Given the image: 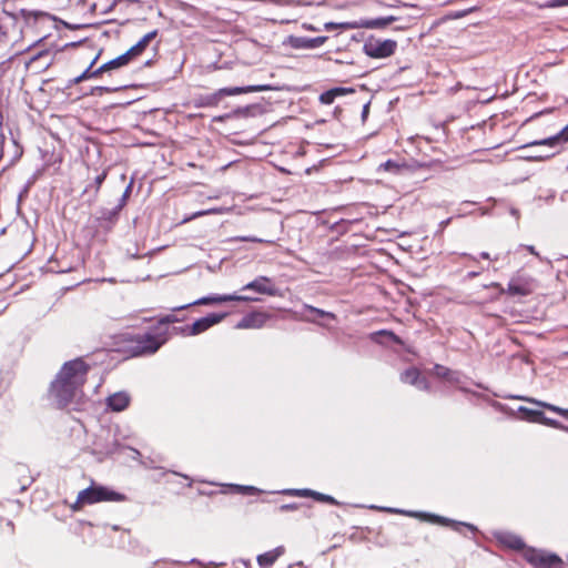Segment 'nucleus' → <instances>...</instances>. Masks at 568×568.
<instances>
[{
	"label": "nucleus",
	"instance_id": "obj_42",
	"mask_svg": "<svg viewBox=\"0 0 568 568\" xmlns=\"http://www.w3.org/2000/svg\"><path fill=\"white\" fill-rule=\"evenodd\" d=\"M0 33H2L3 36H6V34H7V31H6V30H3V27H2L1 24H0Z\"/></svg>",
	"mask_w": 568,
	"mask_h": 568
},
{
	"label": "nucleus",
	"instance_id": "obj_15",
	"mask_svg": "<svg viewBox=\"0 0 568 568\" xmlns=\"http://www.w3.org/2000/svg\"><path fill=\"white\" fill-rule=\"evenodd\" d=\"M245 290H253L261 294L274 295L275 290L271 284V280L261 276L244 286Z\"/></svg>",
	"mask_w": 568,
	"mask_h": 568
},
{
	"label": "nucleus",
	"instance_id": "obj_46",
	"mask_svg": "<svg viewBox=\"0 0 568 568\" xmlns=\"http://www.w3.org/2000/svg\"><path fill=\"white\" fill-rule=\"evenodd\" d=\"M305 321L313 322V323L315 322V321H314V320H312V318H305Z\"/></svg>",
	"mask_w": 568,
	"mask_h": 568
},
{
	"label": "nucleus",
	"instance_id": "obj_13",
	"mask_svg": "<svg viewBox=\"0 0 568 568\" xmlns=\"http://www.w3.org/2000/svg\"><path fill=\"white\" fill-rule=\"evenodd\" d=\"M158 36V30H153L144 34L133 47H131L126 54L132 61L136 60L146 50L150 42Z\"/></svg>",
	"mask_w": 568,
	"mask_h": 568
},
{
	"label": "nucleus",
	"instance_id": "obj_2",
	"mask_svg": "<svg viewBox=\"0 0 568 568\" xmlns=\"http://www.w3.org/2000/svg\"><path fill=\"white\" fill-rule=\"evenodd\" d=\"M161 327H149L145 331H128L114 337L118 352L128 357H144L154 355L165 344V333Z\"/></svg>",
	"mask_w": 568,
	"mask_h": 568
},
{
	"label": "nucleus",
	"instance_id": "obj_19",
	"mask_svg": "<svg viewBox=\"0 0 568 568\" xmlns=\"http://www.w3.org/2000/svg\"><path fill=\"white\" fill-rule=\"evenodd\" d=\"M130 62H132V60L126 54V52H124L123 54L116 57L115 59L110 60L109 62L102 64L100 67V72L104 73V72H108V71H111L114 69H119V68L128 65Z\"/></svg>",
	"mask_w": 568,
	"mask_h": 568
},
{
	"label": "nucleus",
	"instance_id": "obj_12",
	"mask_svg": "<svg viewBox=\"0 0 568 568\" xmlns=\"http://www.w3.org/2000/svg\"><path fill=\"white\" fill-rule=\"evenodd\" d=\"M567 142H568V124L557 134L546 138V139L528 142L523 148H530V146H537V145L555 148V146H558L559 144H565Z\"/></svg>",
	"mask_w": 568,
	"mask_h": 568
},
{
	"label": "nucleus",
	"instance_id": "obj_32",
	"mask_svg": "<svg viewBox=\"0 0 568 568\" xmlns=\"http://www.w3.org/2000/svg\"><path fill=\"white\" fill-rule=\"evenodd\" d=\"M326 40H327V37L311 38V39L304 40L303 45L305 48H311V49L318 48V47L323 45Z\"/></svg>",
	"mask_w": 568,
	"mask_h": 568
},
{
	"label": "nucleus",
	"instance_id": "obj_25",
	"mask_svg": "<svg viewBox=\"0 0 568 568\" xmlns=\"http://www.w3.org/2000/svg\"><path fill=\"white\" fill-rule=\"evenodd\" d=\"M344 92H345V90L342 88H334V89L327 90L320 95V101L323 104H332L335 101V99L337 97L344 94Z\"/></svg>",
	"mask_w": 568,
	"mask_h": 568
},
{
	"label": "nucleus",
	"instance_id": "obj_10",
	"mask_svg": "<svg viewBox=\"0 0 568 568\" xmlns=\"http://www.w3.org/2000/svg\"><path fill=\"white\" fill-rule=\"evenodd\" d=\"M229 301H244V302H247V301H252V298L250 297H246V296H240V295H214V296H206V297H202V298H199L192 303H189L186 305H182V306H179V307H174L173 311H182V310H185L192 305H210V304H219V303H223V302H229Z\"/></svg>",
	"mask_w": 568,
	"mask_h": 568
},
{
	"label": "nucleus",
	"instance_id": "obj_22",
	"mask_svg": "<svg viewBox=\"0 0 568 568\" xmlns=\"http://www.w3.org/2000/svg\"><path fill=\"white\" fill-rule=\"evenodd\" d=\"M178 317L173 314H168L163 317H160L158 322L151 327H161V332L165 333V343L170 339L169 325L178 322Z\"/></svg>",
	"mask_w": 568,
	"mask_h": 568
},
{
	"label": "nucleus",
	"instance_id": "obj_39",
	"mask_svg": "<svg viewBox=\"0 0 568 568\" xmlns=\"http://www.w3.org/2000/svg\"><path fill=\"white\" fill-rule=\"evenodd\" d=\"M550 155H531L530 159H534V160H537V161H542V160H546L548 159Z\"/></svg>",
	"mask_w": 568,
	"mask_h": 568
},
{
	"label": "nucleus",
	"instance_id": "obj_33",
	"mask_svg": "<svg viewBox=\"0 0 568 568\" xmlns=\"http://www.w3.org/2000/svg\"><path fill=\"white\" fill-rule=\"evenodd\" d=\"M290 496H296V497H312L313 490L311 489H290L286 491Z\"/></svg>",
	"mask_w": 568,
	"mask_h": 568
},
{
	"label": "nucleus",
	"instance_id": "obj_24",
	"mask_svg": "<svg viewBox=\"0 0 568 568\" xmlns=\"http://www.w3.org/2000/svg\"><path fill=\"white\" fill-rule=\"evenodd\" d=\"M432 373L436 377L445 379V381H449L450 382V381L455 379V377H454L455 373L450 368H448V367H446L444 365H440V364H436L433 367Z\"/></svg>",
	"mask_w": 568,
	"mask_h": 568
},
{
	"label": "nucleus",
	"instance_id": "obj_43",
	"mask_svg": "<svg viewBox=\"0 0 568 568\" xmlns=\"http://www.w3.org/2000/svg\"><path fill=\"white\" fill-rule=\"evenodd\" d=\"M41 55H43V52L38 54L37 57L31 58V61H34L36 59L40 58Z\"/></svg>",
	"mask_w": 568,
	"mask_h": 568
},
{
	"label": "nucleus",
	"instance_id": "obj_8",
	"mask_svg": "<svg viewBox=\"0 0 568 568\" xmlns=\"http://www.w3.org/2000/svg\"><path fill=\"white\" fill-rule=\"evenodd\" d=\"M225 316H226V314H224V313L223 314L212 313L205 317L196 320L191 326L180 328V331L183 335H187V336L199 335V334L207 331L213 325L222 322L225 318Z\"/></svg>",
	"mask_w": 568,
	"mask_h": 568
},
{
	"label": "nucleus",
	"instance_id": "obj_21",
	"mask_svg": "<svg viewBox=\"0 0 568 568\" xmlns=\"http://www.w3.org/2000/svg\"><path fill=\"white\" fill-rule=\"evenodd\" d=\"M499 541L514 550H523V552L527 548L524 540L515 535H504L499 538Z\"/></svg>",
	"mask_w": 568,
	"mask_h": 568
},
{
	"label": "nucleus",
	"instance_id": "obj_35",
	"mask_svg": "<svg viewBox=\"0 0 568 568\" xmlns=\"http://www.w3.org/2000/svg\"><path fill=\"white\" fill-rule=\"evenodd\" d=\"M237 490L245 495H253L257 489L253 486H236Z\"/></svg>",
	"mask_w": 568,
	"mask_h": 568
},
{
	"label": "nucleus",
	"instance_id": "obj_4",
	"mask_svg": "<svg viewBox=\"0 0 568 568\" xmlns=\"http://www.w3.org/2000/svg\"><path fill=\"white\" fill-rule=\"evenodd\" d=\"M524 559L534 568H562L564 560L556 554L528 547L523 552Z\"/></svg>",
	"mask_w": 568,
	"mask_h": 568
},
{
	"label": "nucleus",
	"instance_id": "obj_30",
	"mask_svg": "<svg viewBox=\"0 0 568 568\" xmlns=\"http://www.w3.org/2000/svg\"><path fill=\"white\" fill-rule=\"evenodd\" d=\"M312 498L317 500V501L326 503V504H329V505H339V503L334 497H332L329 495L322 494V493H317V491H314V490H313Z\"/></svg>",
	"mask_w": 568,
	"mask_h": 568
},
{
	"label": "nucleus",
	"instance_id": "obj_36",
	"mask_svg": "<svg viewBox=\"0 0 568 568\" xmlns=\"http://www.w3.org/2000/svg\"><path fill=\"white\" fill-rule=\"evenodd\" d=\"M106 178V171H103L101 174H99L97 178H95V186H97V190H99L102 185V183L104 182Z\"/></svg>",
	"mask_w": 568,
	"mask_h": 568
},
{
	"label": "nucleus",
	"instance_id": "obj_29",
	"mask_svg": "<svg viewBox=\"0 0 568 568\" xmlns=\"http://www.w3.org/2000/svg\"><path fill=\"white\" fill-rule=\"evenodd\" d=\"M532 403L541 406V407H545L547 408L548 410H551V412H555L557 413L558 415L565 417L568 419V409L566 408H561V407H558V406H555V405H551V404H548V403H542V402H537V400H531Z\"/></svg>",
	"mask_w": 568,
	"mask_h": 568
},
{
	"label": "nucleus",
	"instance_id": "obj_5",
	"mask_svg": "<svg viewBox=\"0 0 568 568\" xmlns=\"http://www.w3.org/2000/svg\"><path fill=\"white\" fill-rule=\"evenodd\" d=\"M397 42L392 39L381 40L373 36L368 37L363 44V52L373 59H385L395 53Z\"/></svg>",
	"mask_w": 568,
	"mask_h": 568
},
{
	"label": "nucleus",
	"instance_id": "obj_6",
	"mask_svg": "<svg viewBox=\"0 0 568 568\" xmlns=\"http://www.w3.org/2000/svg\"><path fill=\"white\" fill-rule=\"evenodd\" d=\"M535 280L521 272H516L507 286L506 293L510 296H527L534 292Z\"/></svg>",
	"mask_w": 568,
	"mask_h": 568
},
{
	"label": "nucleus",
	"instance_id": "obj_11",
	"mask_svg": "<svg viewBox=\"0 0 568 568\" xmlns=\"http://www.w3.org/2000/svg\"><path fill=\"white\" fill-rule=\"evenodd\" d=\"M400 381L405 384L414 385L423 390H429V383L416 367H409L400 374Z\"/></svg>",
	"mask_w": 568,
	"mask_h": 568
},
{
	"label": "nucleus",
	"instance_id": "obj_38",
	"mask_svg": "<svg viewBox=\"0 0 568 568\" xmlns=\"http://www.w3.org/2000/svg\"><path fill=\"white\" fill-rule=\"evenodd\" d=\"M182 479L186 483H183L182 480L179 481L180 485L185 486L187 488L192 487L193 480L189 478L187 476H182Z\"/></svg>",
	"mask_w": 568,
	"mask_h": 568
},
{
	"label": "nucleus",
	"instance_id": "obj_1",
	"mask_svg": "<svg viewBox=\"0 0 568 568\" xmlns=\"http://www.w3.org/2000/svg\"><path fill=\"white\" fill-rule=\"evenodd\" d=\"M89 369L90 366L82 358L63 364L50 386V395L59 408L73 406L79 409L84 399L83 386Z\"/></svg>",
	"mask_w": 568,
	"mask_h": 568
},
{
	"label": "nucleus",
	"instance_id": "obj_31",
	"mask_svg": "<svg viewBox=\"0 0 568 568\" xmlns=\"http://www.w3.org/2000/svg\"><path fill=\"white\" fill-rule=\"evenodd\" d=\"M304 308L310 311L311 313H314V314L321 316V317H327V318H331V320H336V315L334 313L323 311V310L314 307L312 305L305 304Z\"/></svg>",
	"mask_w": 568,
	"mask_h": 568
},
{
	"label": "nucleus",
	"instance_id": "obj_20",
	"mask_svg": "<svg viewBox=\"0 0 568 568\" xmlns=\"http://www.w3.org/2000/svg\"><path fill=\"white\" fill-rule=\"evenodd\" d=\"M396 20L395 17H386V18H376L371 20H365L361 23H358L359 28H367V29H382L386 26L393 23Z\"/></svg>",
	"mask_w": 568,
	"mask_h": 568
},
{
	"label": "nucleus",
	"instance_id": "obj_7",
	"mask_svg": "<svg viewBox=\"0 0 568 568\" xmlns=\"http://www.w3.org/2000/svg\"><path fill=\"white\" fill-rule=\"evenodd\" d=\"M251 91H253V89H251V88H240V87L223 88L210 95L200 97L195 101V106L215 108L219 105V103L223 97L237 95V94H242V93H246V92H251Z\"/></svg>",
	"mask_w": 568,
	"mask_h": 568
},
{
	"label": "nucleus",
	"instance_id": "obj_3",
	"mask_svg": "<svg viewBox=\"0 0 568 568\" xmlns=\"http://www.w3.org/2000/svg\"><path fill=\"white\" fill-rule=\"evenodd\" d=\"M126 496L124 494L112 490L105 486L92 484L90 487L79 491L72 509L75 511L81 510L85 505H93L103 501H124Z\"/></svg>",
	"mask_w": 568,
	"mask_h": 568
},
{
	"label": "nucleus",
	"instance_id": "obj_44",
	"mask_svg": "<svg viewBox=\"0 0 568 568\" xmlns=\"http://www.w3.org/2000/svg\"><path fill=\"white\" fill-rule=\"evenodd\" d=\"M529 252H530V253H532V254H535V253H536V252H535L534 246H530V247H529Z\"/></svg>",
	"mask_w": 568,
	"mask_h": 568
},
{
	"label": "nucleus",
	"instance_id": "obj_14",
	"mask_svg": "<svg viewBox=\"0 0 568 568\" xmlns=\"http://www.w3.org/2000/svg\"><path fill=\"white\" fill-rule=\"evenodd\" d=\"M285 552L284 546H278L272 550L257 556L256 560L261 568H271L276 560Z\"/></svg>",
	"mask_w": 568,
	"mask_h": 568
},
{
	"label": "nucleus",
	"instance_id": "obj_27",
	"mask_svg": "<svg viewBox=\"0 0 568 568\" xmlns=\"http://www.w3.org/2000/svg\"><path fill=\"white\" fill-rule=\"evenodd\" d=\"M406 168H407L406 164L398 163L393 160H387L386 162H384L379 165V170H384L386 172H392V173H399Z\"/></svg>",
	"mask_w": 568,
	"mask_h": 568
},
{
	"label": "nucleus",
	"instance_id": "obj_16",
	"mask_svg": "<svg viewBox=\"0 0 568 568\" xmlns=\"http://www.w3.org/2000/svg\"><path fill=\"white\" fill-rule=\"evenodd\" d=\"M106 402H108V406L113 412H122L129 406L130 396L124 392H119V393L110 395L108 397Z\"/></svg>",
	"mask_w": 568,
	"mask_h": 568
},
{
	"label": "nucleus",
	"instance_id": "obj_17",
	"mask_svg": "<svg viewBox=\"0 0 568 568\" xmlns=\"http://www.w3.org/2000/svg\"><path fill=\"white\" fill-rule=\"evenodd\" d=\"M266 321V315L263 313H253L245 317H243L239 324L237 328H260L264 325Z\"/></svg>",
	"mask_w": 568,
	"mask_h": 568
},
{
	"label": "nucleus",
	"instance_id": "obj_23",
	"mask_svg": "<svg viewBox=\"0 0 568 568\" xmlns=\"http://www.w3.org/2000/svg\"><path fill=\"white\" fill-rule=\"evenodd\" d=\"M97 59H98V57H95L93 59V61L91 62V64L89 65L88 69H85L79 77L74 78V80H73L74 83H80V82H82L84 80H88V79H91V78H99V77H101V74L103 72H100V68H98L97 70L92 71V67L95 63Z\"/></svg>",
	"mask_w": 568,
	"mask_h": 568
},
{
	"label": "nucleus",
	"instance_id": "obj_41",
	"mask_svg": "<svg viewBox=\"0 0 568 568\" xmlns=\"http://www.w3.org/2000/svg\"><path fill=\"white\" fill-rule=\"evenodd\" d=\"M540 113H535L534 115H531L529 119L526 120V122H529L530 120L537 118Z\"/></svg>",
	"mask_w": 568,
	"mask_h": 568
},
{
	"label": "nucleus",
	"instance_id": "obj_34",
	"mask_svg": "<svg viewBox=\"0 0 568 568\" xmlns=\"http://www.w3.org/2000/svg\"><path fill=\"white\" fill-rule=\"evenodd\" d=\"M541 7L549 8V9L559 8V7H568V0H549Z\"/></svg>",
	"mask_w": 568,
	"mask_h": 568
},
{
	"label": "nucleus",
	"instance_id": "obj_26",
	"mask_svg": "<svg viewBox=\"0 0 568 568\" xmlns=\"http://www.w3.org/2000/svg\"><path fill=\"white\" fill-rule=\"evenodd\" d=\"M532 414L536 416V419L541 420V423H544L545 425L568 432V426L562 425L558 420L544 417V414L541 412H534Z\"/></svg>",
	"mask_w": 568,
	"mask_h": 568
},
{
	"label": "nucleus",
	"instance_id": "obj_18",
	"mask_svg": "<svg viewBox=\"0 0 568 568\" xmlns=\"http://www.w3.org/2000/svg\"><path fill=\"white\" fill-rule=\"evenodd\" d=\"M3 13L9 16L12 20L17 21V20L22 19L27 23H29L31 20L37 21L38 18H40V17L44 18L43 13L36 12V11H30V10H27V9H23V8L17 9L12 13H9L6 9H3Z\"/></svg>",
	"mask_w": 568,
	"mask_h": 568
},
{
	"label": "nucleus",
	"instance_id": "obj_37",
	"mask_svg": "<svg viewBox=\"0 0 568 568\" xmlns=\"http://www.w3.org/2000/svg\"><path fill=\"white\" fill-rule=\"evenodd\" d=\"M297 505L296 504H286V505H282L280 507L281 511H293V510H296L297 509Z\"/></svg>",
	"mask_w": 568,
	"mask_h": 568
},
{
	"label": "nucleus",
	"instance_id": "obj_9",
	"mask_svg": "<svg viewBox=\"0 0 568 568\" xmlns=\"http://www.w3.org/2000/svg\"><path fill=\"white\" fill-rule=\"evenodd\" d=\"M409 515L413 517L419 518L422 520L432 523V524L450 527L456 531H462V527H467L470 530H475V527L473 525L458 523V521H455V520H452V519H448V518H445V517H442L438 515H434V514L409 513Z\"/></svg>",
	"mask_w": 568,
	"mask_h": 568
},
{
	"label": "nucleus",
	"instance_id": "obj_28",
	"mask_svg": "<svg viewBox=\"0 0 568 568\" xmlns=\"http://www.w3.org/2000/svg\"><path fill=\"white\" fill-rule=\"evenodd\" d=\"M324 28L327 31L335 30V29L349 30V29H357V28H359V26H358V22H339V23L326 22L324 24Z\"/></svg>",
	"mask_w": 568,
	"mask_h": 568
},
{
	"label": "nucleus",
	"instance_id": "obj_40",
	"mask_svg": "<svg viewBox=\"0 0 568 568\" xmlns=\"http://www.w3.org/2000/svg\"><path fill=\"white\" fill-rule=\"evenodd\" d=\"M480 256H481L484 260H490V255H489V253H487V252H483V253L480 254Z\"/></svg>",
	"mask_w": 568,
	"mask_h": 568
},
{
	"label": "nucleus",
	"instance_id": "obj_45",
	"mask_svg": "<svg viewBox=\"0 0 568 568\" xmlns=\"http://www.w3.org/2000/svg\"><path fill=\"white\" fill-rule=\"evenodd\" d=\"M176 480H170V479H166V484H174Z\"/></svg>",
	"mask_w": 568,
	"mask_h": 568
}]
</instances>
